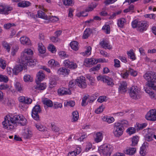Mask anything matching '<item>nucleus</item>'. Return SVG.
I'll use <instances>...</instances> for the list:
<instances>
[{
	"label": "nucleus",
	"instance_id": "1",
	"mask_svg": "<svg viewBox=\"0 0 156 156\" xmlns=\"http://www.w3.org/2000/svg\"><path fill=\"white\" fill-rule=\"evenodd\" d=\"M18 122L22 126L26 124L27 120L22 115H16L13 116H6L4 121L2 122L3 127L8 129H13Z\"/></svg>",
	"mask_w": 156,
	"mask_h": 156
},
{
	"label": "nucleus",
	"instance_id": "2",
	"mask_svg": "<svg viewBox=\"0 0 156 156\" xmlns=\"http://www.w3.org/2000/svg\"><path fill=\"white\" fill-rule=\"evenodd\" d=\"M33 52L30 48L25 49L22 52L20 56L21 63L25 66L34 65L36 64L37 60L33 59Z\"/></svg>",
	"mask_w": 156,
	"mask_h": 156
},
{
	"label": "nucleus",
	"instance_id": "3",
	"mask_svg": "<svg viewBox=\"0 0 156 156\" xmlns=\"http://www.w3.org/2000/svg\"><path fill=\"white\" fill-rule=\"evenodd\" d=\"M131 25L133 28H136L138 31L140 32L146 30L148 27V24L146 21H140L136 19L132 21Z\"/></svg>",
	"mask_w": 156,
	"mask_h": 156
},
{
	"label": "nucleus",
	"instance_id": "4",
	"mask_svg": "<svg viewBox=\"0 0 156 156\" xmlns=\"http://www.w3.org/2000/svg\"><path fill=\"white\" fill-rule=\"evenodd\" d=\"M154 73L148 72L146 73L144 75V78L148 81L147 85L151 87L153 90H156V82L154 79Z\"/></svg>",
	"mask_w": 156,
	"mask_h": 156
},
{
	"label": "nucleus",
	"instance_id": "5",
	"mask_svg": "<svg viewBox=\"0 0 156 156\" xmlns=\"http://www.w3.org/2000/svg\"><path fill=\"white\" fill-rule=\"evenodd\" d=\"M113 149V147L109 144H105L100 146L98 151L104 156H110Z\"/></svg>",
	"mask_w": 156,
	"mask_h": 156
},
{
	"label": "nucleus",
	"instance_id": "6",
	"mask_svg": "<svg viewBox=\"0 0 156 156\" xmlns=\"http://www.w3.org/2000/svg\"><path fill=\"white\" fill-rule=\"evenodd\" d=\"M128 93L131 98L139 97L142 93L141 90L136 86L130 87L128 90Z\"/></svg>",
	"mask_w": 156,
	"mask_h": 156
},
{
	"label": "nucleus",
	"instance_id": "7",
	"mask_svg": "<svg viewBox=\"0 0 156 156\" xmlns=\"http://www.w3.org/2000/svg\"><path fill=\"white\" fill-rule=\"evenodd\" d=\"M98 81L106 83L108 86H112L114 84L112 78L106 75H99L97 77Z\"/></svg>",
	"mask_w": 156,
	"mask_h": 156
},
{
	"label": "nucleus",
	"instance_id": "8",
	"mask_svg": "<svg viewBox=\"0 0 156 156\" xmlns=\"http://www.w3.org/2000/svg\"><path fill=\"white\" fill-rule=\"evenodd\" d=\"M114 130L113 133L115 136L119 137L123 134L124 128L121 126H120L118 123H115L114 126Z\"/></svg>",
	"mask_w": 156,
	"mask_h": 156
},
{
	"label": "nucleus",
	"instance_id": "9",
	"mask_svg": "<svg viewBox=\"0 0 156 156\" xmlns=\"http://www.w3.org/2000/svg\"><path fill=\"white\" fill-rule=\"evenodd\" d=\"M41 112V109L39 105H36L33 108L32 112V116L33 118L36 120L39 119L38 114Z\"/></svg>",
	"mask_w": 156,
	"mask_h": 156
},
{
	"label": "nucleus",
	"instance_id": "10",
	"mask_svg": "<svg viewBox=\"0 0 156 156\" xmlns=\"http://www.w3.org/2000/svg\"><path fill=\"white\" fill-rule=\"evenodd\" d=\"M145 118L150 121H156V109L150 110L146 114Z\"/></svg>",
	"mask_w": 156,
	"mask_h": 156
},
{
	"label": "nucleus",
	"instance_id": "11",
	"mask_svg": "<svg viewBox=\"0 0 156 156\" xmlns=\"http://www.w3.org/2000/svg\"><path fill=\"white\" fill-rule=\"evenodd\" d=\"M12 10V8L5 4H0V13L8 15Z\"/></svg>",
	"mask_w": 156,
	"mask_h": 156
},
{
	"label": "nucleus",
	"instance_id": "12",
	"mask_svg": "<svg viewBox=\"0 0 156 156\" xmlns=\"http://www.w3.org/2000/svg\"><path fill=\"white\" fill-rule=\"evenodd\" d=\"M85 78L83 76H81L76 80V84L80 87L84 88L87 86L86 83L85 82Z\"/></svg>",
	"mask_w": 156,
	"mask_h": 156
},
{
	"label": "nucleus",
	"instance_id": "13",
	"mask_svg": "<svg viewBox=\"0 0 156 156\" xmlns=\"http://www.w3.org/2000/svg\"><path fill=\"white\" fill-rule=\"evenodd\" d=\"M98 61L94 58H86L84 62V65L86 67H90L92 65L96 64Z\"/></svg>",
	"mask_w": 156,
	"mask_h": 156
},
{
	"label": "nucleus",
	"instance_id": "14",
	"mask_svg": "<svg viewBox=\"0 0 156 156\" xmlns=\"http://www.w3.org/2000/svg\"><path fill=\"white\" fill-rule=\"evenodd\" d=\"M63 63L64 66L66 68L73 69L76 68L77 66L76 63L72 61H70L69 59H66L64 61Z\"/></svg>",
	"mask_w": 156,
	"mask_h": 156
},
{
	"label": "nucleus",
	"instance_id": "15",
	"mask_svg": "<svg viewBox=\"0 0 156 156\" xmlns=\"http://www.w3.org/2000/svg\"><path fill=\"white\" fill-rule=\"evenodd\" d=\"M58 95L60 96L66 95H70L71 94V91L64 87H62L59 88L58 90Z\"/></svg>",
	"mask_w": 156,
	"mask_h": 156
},
{
	"label": "nucleus",
	"instance_id": "16",
	"mask_svg": "<svg viewBox=\"0 0 156 156\" xmlns=\"http://www.w3.org/2000/svg\"><path fill=\"white\" fill-rule=\"evenodd\" d=\"M99 44L101 47L105 49H108L111 50L112 48V47L110 45L109 41L105 39H103L99 43Z\"/></svg>",
	"mask_w": 156,
	"mask_h": 156
},
{
	"label": "nucleus",
	"instance_id": "17",
	"mask_svg": "<svg viewBox=\"0 0 156 156\" xmlns=\"http://www.w3.org/2000/svg\"><path fill=\"white\" fill-rule=\"evenodd\" d=\"M45 75L42 70H40L37 73L36 78V83H40L45 78Z\"/></svg>",
	"mask_w": 156,
	"mask_h": 156
},
{
	"label": "nucleus",
	"instance_id": "18",
	"mask_svg": "<svg viewBox=\"0 0 156 156\" xmlns=\"http://www.w3.org/2000/svg\"><path fill=\"white\" fill-rule=\"evenodd\" d=\"M69 70L65 67L60 68L57 71L58 73L63 76H65L69 74Z\"/></svg>",
	"mask_w": 156,
	"mask_h": 156
},
{
	"label": "nucleus",
	"instance_id": "19",
	"mask_svg": "<svg viewBox=\"0 0 156 156\" xmlns=\"http://www.w3.org/2000/svg\"><path fill=\"white\" fill-rule=\"evenodd\" d=\"M20 41L21 43L23 45H29L31 44L30 39L25 36H23L20 38Z\"/></svg>",
	"mask_w": 156,
	"mask_h": 156
},
{
	"label": "nucleus",
	"instance_id": "20",
	"mask_svg": "<svg viewBox=\"0 0 156 156\" xmlns=\"http://www.w3.org/2000/svg\"><path fill=\"white\" fill-rule=\"evenodd\" d=\"M93 33V30L90 28L86 29L84 31L82 38L83 39L87 38Z\"/></svg>",
	"mask_w": 156,
	"mask_h": 156
},
{
	"label": "nucleus",
	"instance_id": "21",
	"mask_svg": "<svg viewBox=\"0 0 156 156\" xmlns=\"http://www.w3.org/2000/svg\"><path fill=\"white\" fill-rule=\"evenodd\" d=\"M127 88V84L126 82L123 81L120 83L119 90L120 93H122L125 92L126 91Z\"/></svg>",
	"mask_w": 156,
	"mask_h": 156
},
{
	"label": "nucleus",
	"instance_id": "22",
	"mask_svg": "<svg viewBox=\"0 0 156 156\" xmlns=\"http://www.w3.org/2000/svg\"><path fill=\"white\" fill-rule=\"evenodd\" d=\"M31 3L28 1H20L17 4V6L20 7L25 8L30 5Z\"/></svg>",
	"mask_w": 156,
	"mask_h": 156
},
{
	"label": "nucleus",
	"instance_id": "23",
	"mask_svg": "<svg viewBox=\"0 0 156 156\" xmlns=\"http://www.w3.org/2000/svg\"><path fill=\"white\" fill-rule=\"evenodd\" d=\"M152 130V129H148V134H146L145 136V140L148 141H151L153 140V137L152 136V133H151Z\"/></svg>",
	"mask_w": 156,
	"mask_h": 156
},
{
	"label": "nucleus",
	"instance_id": "24",
	"mask_svg": "<svg viewBox=\"0 0 156 156\" xmlns=\"http://www.w3.org/2000/svg\"><path fill=\"white\" fill-rule=\"evenodd\" d=\"M46 83H37L35 88L38 90H43L46 89Z\"/></svg>",
	"mask_w": 156,
	"mask_h": 156
},
{
	"label": "nucleus",
	"instance_id": "25",
	"mask_svg": "<svg viewBox=\"0 0 156 156\" xmlns=\"http://www.w3.org/2000/svg\"><path fill=\"white\" fill-rule=\"evenodd\" d=\"M35 126L37 129L39 131H45L47 130V128L41 124H35Z\"/></svg>",
	"mask_w": 156,
	"mask_h": 156
},
{
	"label": "nucleus",
	"instance_id": "26",
	"mask_svg": "<svg viewBox=\"0 0 156 156\" xmlns=\"http://www.w3.org/2000/svg\"><path fill=\"white\" fill-rule=\"evenodd\" d=\"M37 15L39 18L46 20L49 19V17L46 15L44 12L41 11H38Z\"/></svg>",
	"mask_w": 156,
	"mask_h": 156
},
{
	"label": "nucleus",
	"instance_id": "27",
	"mask_svg": "<svg viewBox=\"0 0 156 156\" xmlns=\"http://www.w3.org/2000/svg\"><path fill=\"white\" fill-rule=\"evenodd\" d=\"M42 102L44 105L48 107H51L53 106L52 102L50 100L47 99L46 98H43Z\"/></svg>",
	"mask_w": 156,
	"mask_h": 156
},
{
	"label": "nucleus",
	"instance_id": "28",
	"mask_svg": "<svg viewBox=\"0 0 156 156\" xmlns=\"http://www.w3.org/2000/svg\"><path fill=\"white\" fill-rule=\"evenodd\" d=\"M103 135L102 133L101 132L97 133L95 135V141L97 143L101 142L103 139Z\"/></svg>",
	"mask_w": 156,
	"mask_h": 156
},
{
	"label": "nucleus",
	"instance_id": "29",
	"mask_svg": "<svg viewBox=\"0 0 156 156\" xmlns=\"http://www.w3.org/2000/svg\"><path fill=\"white\" fill-rule=\"evenodd\" d=\"M19 101L23 104H31L32 101L30 98H20Z\"/></svg>",
	"mask_w": 156,
	"mask_h": 156
},
{
	"label": "nucleus",
	"instance_id": "30",
	"mask_svg": "<svg viewBox=\"0 0 156 156\" xmlns=\"http://www.w3.org/2000/svg\"><path fill=\"white\" fill-rule=\"evenodd\" d=\"M127 54L129 58L133 60H135L136 59V57L133 49H131L129 51H127Z\"/></svg>",
	"mask_w": 156,
	"mask_h": 156
},
{
	"label": "nucleus",
	"instance_id": "31",
	"mask_svg": "<svg viewBox=\"0 0 156 156\" xmlns=\"http://www.w3.org/2000/svg\"><path fill=\"white\" fill-rule=\"evenodd\" d=\"M136 152V149L134 148H129L126 150L124 152L127 154H133Z\"/></svg>",
	"mask_w": 156,
	"mask_h": 156
},
{
	"label": "nucleus",
	"instance_id": "32",
	"mask_svg": "<svg viewBox=\"0 0 156 156\" xmlns=\"http://www.w3.org/2000/svg\"><path fill=\"white\" fill-rule=\"evenodd\" d=\"M70 45L71 48L75 51L78 49V42L76 41H72L70 44Z\"/></svg>",
	"mask_w": 156,
	"mask_h": 156
},
{
	"label": "nucleus",
	"instance_id": "33",
	"mask_svg": "<svg viewBox=\"0 0 156 156\" xmlns=\"http://www.w3.org/2000/svg\"><path fill=\"white\" fill-rule=\"evenodd\" d=\"M38 50L39 52L41 54L44 53L46 51V48L42 43L38 44Z\"/></svg>",
	"mask_w": 156,
	"mask_h": 156
},
{
	"label": "nucleus",
	"instance_id": "34",
	"mask_svg": "<svg viewBox=\"0 0 156 156\" xmlns=\"http://www.w3.org/2000/svg\"><path fill=\"white\" fill-rule=\"evenodd\" d=\"M73 121L75 122L77 121L79 118L78 112L77 111H74L72 113Z\"/></svg>",
	"mask_w": 156,
	"mask_h": 156
},
{
	"label": "nucleus",
	"instance_id": "35",
	"mask_svg": "<svg viewBox=\"0 0 156 156\" xmlns=\"http://www.w3.org/2000/svg\"><path fill=\"white\" fill-rule=\"evenodd\" d=\"M7 65L6 61L3 58H0V67L2 69H5Z\"/></svg>",
	"mask_w": 156,
	"mask_h": 156
},
{
	"label": "nucleus",
	"instance_id": "36",
	"mask_svg": "<svg viewBox=\"0 0 156 156\" xmlns=\"http://www.w3.org/2000/svg\"><path fill=\"white\" fill-rule=\"evenodd\" d=\"M116 123L119 124L120 126H121L122 128H123L124 127H127L128 125V122L125 120L119 121L118 122Z\"/></svg>",
	"mask_w": 156,
	"mask_h": 156
},
{
	"label": "nucleus",
	"instance_id": "37",
	"mask_svg": "<svg viewBox=\"0 0 156 156\" xmlns=\"http://www.w3.org/2000/svg\"><path fill=\"white\" fill-rule=\"evenodd\" d=\"M48 64L49 66L51 67H54L59 65L58 62L55 61L53 59L49 60L48 62Z\"/></svg>",
	"mask_w": 156,
	"mask_h": 156
},
{
	"label": "nucleus",
	"instance_id": "38",
	"mask_svg": "<svg viewBox=\"0 0 156 156\" xmlns=\"http://www.w3.org/2000/svg\"><path fill=\"white\" fill-rule=\"evenodd\" d=\"M23 136L24 138H30L32 136V132L29 129H27L24 133Z\"/></svg>",
	"mask_w": 156,
	"mask_h": 156
},
{
	"label": "nucleus",
	"instance_id": "39",
	"mask_svg": "<svg viewBox=\"0 0 156 156\" xmlns=\"http://www.w3.org/2000/svg\"><path fill=\"white\" fill-rule=\"evenodd\" d=\"M2 45L4 48L8 52H9L11 49V46L7 42L4 41L2 42Z\"/></svg>",
	"mask_w": 156,
	"mask_h": 156
},
{
	"label": "nucleus",
	"instance_id": "40",
	"mask_svg": "<svg viewBox=\"0 0 156 156\" xmlns=\"http://www.w3.org/2000/svg\"><path fill=\"white\" fill-rule=\"evenodd\" d=\"M147 126L146 123H143L142 124H139L136 123L135 126L137 130L142 129L145 128Z\"/></svg>",
	"mask_w": 156,
	"mask_h": 156
},
{
	"label": "nucleus",
	"instance_id": "41",
	"mask_svg": "<svg viewBox=\"0 0 156 156\" xmlns=\"http://www.w3.org/2000/svg\"><path fill=\"white\" fill-rule=\"evenodd\" d=\"M102 119L104 121L108 123H112L115 121V119L113 117L108 118L106 116H104Z\"/></svg>",
	"mask_w": 156,
	"mask_h": 156
},
{
	"label": "nucleus",
	"instance_id": "42",
	"mask_svg": "<svg viewBox=\"0 0 156 156\" xmlns=\"http://www.w3.org/2000/svg\"><path fill=\"white\" fill-rule=\"evenodd\" d=\"M23 80L26 82H31L33 81V77L29 75L26 74L24 76Z\"/></svg>",
	"mask_w": 156,
	"mask_h": 156
},
{
	"label": "nucleus",
	"instance_id": "43",
	"mask_svg": "<svg viewBox=\"0 0 156 156\" xmlns=\"http://www.w3.org/2000/svg\"><path fill=\"white\" fill-rule=\"evenodd\" d=\"M102 29L107 34H109L110 33V28L108 25H105L102 27Z\"/></svg>",
	"mask_w": 156,
	"mask_h": 156
},
{
	"label": "nucleus",
	"instance_id": "44",
	"mask_svg": "<svg viewBox=\"0 0 156 156\" xmlns=\"http://www.w3.org/2000/svg\"><path fill=\"white\" fill-rule=\"evenodd\" d=\"M125 20L124 18L119 19L118 21L117 25L119 27L122 28L124 25Z\"/></svg>",
	"mask_w": 156,
	"mask_h": 156
},
{
	"label": "nucleus",
	"instance_id": "45",
	"mask_svg": "<svg viewBox=\"0 0 156 156\" xmlns=\"http://www.w3.org/2000/svg\"><path fill=\"white\" fill-rule=\"evenodd\" d=\"M16 89L20 92H21L23 91V86L21 85L20 83L19 82H16L15 85Z\"/></svg>",
	"mask_w": 156,
	"mask_h": 156
},
{
	"label": "nucleus",
	"instance_id": "46",
	"mask_svg": "<svg viewBox=\"0 0 156 156\" xmlns=\"http://www.w3.org/2000/svg\"><path fill=\"white\" fill-rule=\"evenodd\" d=\"M14 70V73L15 75H16L17 74L16 73H18L23 70V68L21 65H18L15 67Z\"/></svg>",
	"mask_w": 156,
	"mask_h": 156
},
{
	"label": "nucleus",
	"instance_id": "47",
	"mask_svg": "<svg viewBox=\"0 0 156 156\" xmlns=\"http://www.w3.org/2000/svg\"><path fill=\"white\" fill-rule=\"evenodd\" d=\"M129 73L131 76H136L137 75V72L136 70H134L133 69L129 68L128 69Z\"/></svg>",
	"mask_w": 156,
	"mask_h": 156
},
{
	"label": "nucleus",
	"instance_id": "48",
	"mask_svg": "<svg viewBox=\"0 0 156 156\" xmlns=\"http://www.w3.org/2000/svg\"><path fill=\"white\" fill-rule=\"evenodd\" d=\"M86 78L90 81V85H93L94 83V77L90 74L87 75Z\"/></svg>",
	"mask_w": 156,
	"mask_h": 156
},
{
	"label": "nucleus",
	"instance_id": "49",
	"mask_svg": "<svg viewBox=\"0 0 156 156\" xmlns=\"http://www.w3.org/2000/svg\"><path fill=\"white\" fill-rule=\"evenodd\" d=\"M9 80L8 78L5 75H0V82L7 83Z\"/></svg>",
	"mask_w": 156,
	"mask_h": 156
},
{
	"label": "nucleus",
	"instance_id": "50",
	"mask_svg": "<svg viewBox=\"0 0 156 156\" xmlns=\"http://www.w3.org/2000/svg\"><path fill=\"white\" fill-rule=\"evenodd\" d=\"M136 129L133 127H129L126 130L127 132L129 135H131L134 133L136 132Z\"/></svg>",
	"mask_w": 156,
	"mask_h": 156
},
{
	"label": "nucleus",
	"instance_id": "51",
	"mask_svg": "<svg viewBox=\"0 0 156 156\" xmlns=\"http://www.w3.org/2000/svg\"><path fill=\"white\" fill-rule=\"evenodd\" d=\"M129 74L128 70H126L124 73H121L120 75L123 78L126 79L128 78Z\"/></svg>",
	"mask_w": 156,
	"mask_h": 156
},
{
	"label": "nucleus",
	"instance_id": "52",
	"mask_svg": "<svg viewBox=\"0 0 156 156\" xmlns=\"http://www.w3.org/2000/svg\"><path fill=\"white\" fill-rule=\"evenodd\" d=\"M146 144H147V143H146ZM145 145L146 143H144L142 146L140 147V154L142 156H144L145 155Z\"/></svg>",
	"mask_w": 156,
	"mask_h": 156
},
{
	"label": "nucleus",
	"instance_id": "53",
	"mask_svg": "<svg viewBox=\"0 0 156 156\" xmlns=\"http://www.w3.org/2000/svg\"><path fill=\"white\" fill-rule=\"evenodd\" d=\"M101 65L100 64H98L97 66H94L91 68L90 69V72L98 70L100 68Z\"/></svg>",
	"mask_w": 156,
	"mask_h": 156
},
{
	"label": "nucleus",
	"instance_id": "54",
	"mask_svg": "<svg viewBox=\"0 0 156 156\" xmlns=\"http://www.w3.org/2000/svg\"><path fill=\"white\" fill-rule=\"evenodd\" d=\"M59 56L62 58L64 59L68 57V55L66 54L65 51H61L58 53Z\"/></svg>",
	"mask_w": 156,
	"mask_h": 156
},
{
	"label": "nucleus",
	"instance_id": "55",
	"mask_svg": "<svg viewBox=\"0 0 156 156\" xmlns=\"http://www.w3.org/2000/svg\"><path fill=\"white\" fill-rule=\"evenodd\" d=\"M48 49L49 51L53 53H55L56 51V50L54 46L51 44H49Z\"/></svg>",
	"mask_w": 156,
	"mask_h": 156
},
{
	"label": "nucleus",
	"instance_id": "56",
	"mask_svg": "<svg viewBox=\"0 0 156 156\" xmlns=\"http://www.w3.org/2000/svg\"><path fill=\"white\" fill-rule=\"evenodd\" d=\"M139 140L138 136H135L133 137L132 140V145L133 146L137 144Z\"/></svg>",
	"mask_w": 156,
	"mask_h": 156
},
{
	"label": "nucleus",
	"instance_id": "57",
	"mask_svg": "<svg viewBox=\"0 0 156 156\" xmlns=\"http://www.w3.org/2000/svg\"><path fill=\"white\" fill-rule=\"evenodd\" d=\"M104 108V106H100L95 110V112L97 114H99L101 113L103 111Z\"/></svg>",
	"mask_w": 156,
	"mask_h": 156
},
{
	"label": "nucleus",
	"instance_id": "58",
	"mask_svg": "<svg viewBox=\"0 0 156 156\" xmlns=\"http://www.w3.org/2000/svg\"><path fill=\"white\" fill-rule=\"evenodd\" d=\"M19 49L18 46H16L13 47L12 48L11 54L12 55H14L17 51Z\"/></svg>",
	"mask_w": 156,
	"mask_h": 156
},
{
	"label": "nucleus",
	"instance_id": "59",
	"mask_svg": "<svg viewBox=\"0 0 156 156\" xmlns=\"http://www.w3.org/2000/svg\"><path fill=\"white\" fill-rule=\"evenodd\" d=\"M114 66L116 68H119L120 67V61L118 59H115L114 60Z\"/></svg>",
	"mask_w": 156,
	"mask_h": 156
},
{
	"label": "nucleus",
	"instance_id": "60",
	"mask_svg": "<svg viewBox=\"0 0 156 156\" xmlns=\"http://www.w3.org/2000/svg\"><path fill=\"white\" fill-rule=\"evenodd\" d=\"M16 24L14 23H8L4 25V27L6 29H9L12 26H15Z\"/></svg>",
	"mask_w": 156,
	"mask_h": 156
},
{
	"label": "nucleus",
	"instance_id": "61",
	"mask_svg": "<svg viewBox=\"0 0 156 156\" xmlns=\"http://www.w3.org/2000/svg\"><path fill=\"white\" fill-rule=\"evenodd\" d=\"M88 98H83L81 102V105L82 106H85L87 105L88 103V101H87Z\"/></svg>",
	"mask_w": 156,
	"mask_h": 156
},
{
	"label": "nucleus",
	"instance_id": "62",
	"mask_svg": "<svg viewBox=\"0 0 156 156\" xmlns=\"http://www.w3.org/2000/svg\"><path fill=\"white\" fill-rule=\"evenodd\" d=\"M76 84V80H72L70 81L69 83V86L70 87H73Z\"/></svg>",
	"mask_w": 156,
	"mask_h": 156
},
{
	"label": "nucleus",
	"instance_id": "63",
	"mask_svg": "<svg viewBox=\"0 0 156 156\" xmlns=\"http://www.w3.org/2000/svg\"><path fill=\"white\" fill-rule=\"evenodd\" d=\"M155 15L154 14H146L144 15V17L146 18H150V19H154Z\"/></svg>",
	"mask_w": 156,
	"mask_h": 156
},
{
	"label": "nucleus",
	"instance_id": "64",
	"mask_svg": "<svg viewBox=\"0 0 156 156\" xmlns=\"http://www.w3.org/2000/svg\"><path fill=\"white\" fill-rule=\"evenodd\" d=\"M52 129L55 133H58L60 130L59 128L55 125L52 126Z\"/></svg>",
	"mask_w": 156,
	"mask_h": 156
}]
</instances>
